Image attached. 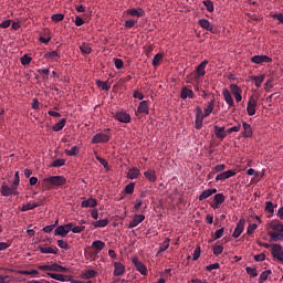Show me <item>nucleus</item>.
<instances>
[{
  "instance_id": "obj_15",
  "label": "nucleus",
  "mask_w": 283,
  "mask_h": 283,
  "mask_svg": "<svg viewBox=\"0 0 283 283\" xmlns=\"http://www.w3.org/2000/svg\"><path fill=\"white\" fill-rule=\"evenodd\" d=\"M237 176V172L233 170L223 171L216 177V181H224L226 179Z\"/></svg>"
},
{
  "instance_id": "obj_16",
  "label": "nucleus",
  "mask_w": 283,
  "mask_h": 283,
  "mask_svg": "<svg viewBox=\"0 0 283 283\" xmlns=\"http://www.w3.org/2000/svg\"><path fill=\"white\" fill-rule=\"evenodd\" d=\"M125 274V265L122 262H114V276H120Z\"/></svg>"
},
{
  "instance_id": "obj_30",
  "label": "nucleus",
  "mask_w": 283,
  "mask_h": 283,
  "mask_svg": "<svg viewBox=\"0 0 283 283\" xmlns=\"http://www.w3.org/2000/svg\"><path fill=\"white\" fill-rule=\"evenodd\" d=\"M70 233L69 229H65L64 227H57L54 229V235L65 238Z\"/></svg>"
},
{
  "instance_id": "obj_41",
  "label": "nucleus",
  "mask_w": 283,
  "mask_h": 283,
  "mask_svg": "<svg viewBox=\"0 0 283 283\" xmlns=\"http://www.w3.org/2000/svg\"><path fill=\"white\" fill-rule=\"evenodd\" d=\"M214 103L216 98H212V101L208 103L207 108H205V116H210V114H212Z\"/></svg>"
},
{
  "instance_id": "obj_10",
  "label": "nucleus",
  "mask_w": 283,
  "mask_h": 283,
  "mask_svg": "<svg viewBox=\"0 0 283 283\" xmlns=\"http://www.w3.org/2000/svg\"><path fill=\"white\" fill-rule=\"evenodd\" d=\"M146 220V216L144 214H135L133 216V219L128 223V229H134L138 227L143 221Z\"/></svg>"
},
{
  "instance_id": "obj_45",
  "label": "nucleus",
  "mask_w": 283,
  "mask_h": 283,
  "mask_svg": "<svg viewBox=\"0 0 283 283\" xmlns=\"http://www.w3.org/2000/svg\"><path fill=\"white\" fill-rule=\"evenodd\" d=\"M161 60H163L161 53H158V54L154 55V57H153V66L154 67H158L159 63L161 62Z\"/></svg>"
},
{
  "instance_id": "obj_61",
  "label": "nucleus",
  "mask_w": 283,
  "mask_h": 283,
  "mask_svg": "<svg viewBox=\"0 0 283 283\" xmlns=\"http://www.w3.org/2000/svg\"><path fill=\"white\" fill-rule=\"evenodd\" d=\"M21 65H29L30 62H32V57H30L29 55H23L20 59Z\"/></svg>"
},
{
  "instance_id": "obj_24",
  "label": "nucleus",
  "mask_w": 283,
  "mask_h": 283,
  "mask_svg": "<svg viewBox=\"0 0 283 283\" xmlns=\"http://www.w3.org/2000/svg\"><path fill=\"white\" fill-rule=\"evenodd\" d=\"M216 192H218V189L203 190V192L199 195V201H203L205 199L212 197V195H214Z\"/></svg>"
},
{
  "instance_id": "obj_19",
  "label": "nucleus",
  "mask_w": 283,
  "mask_h": 283,
  "mask_svg": "<svg viewBox=\"0 0 283 283\" xmlns=\"http://www.w3.org/2000/svg\"><path fill=\"white\" fill-rule=\"evenodd\" d=\"M180 98L192 99V98H195V93L191 90H189L188 87L184 86L182 90L180 91Z\"/></svg>"
},
{
  "instance_id": "obj_29",
  "label": "nucleus",
  "mask_w": 283,
  "mask_h": 283,
  "mask_svg": "<svg viewBox=\"0 0 283 283\" xmlns=\"http://www.w3.org/2000/svg\"><path fill=\"white\" fill-rule=\"evenodd\" d=\"M242 127H243V137L245 138L252 137L253 132H252L251 125L247 124V122H243Z\"/></svg>"
},
{
  "instance_id": "obj_33",
  "label": "nucleus",
  "mask_w": 283,
  "mask_h": 283,
  "mask_svg": "<svg viewBox=\"0 0 283 283\" xmlns=\"http://www.w3.org/2000/svg\"><path fill=\"white\" fill-rule=\"evenodd\" d=\"M91 248L95 249L96 252H101L105 248V243L102 240H95L91 243Z\"/></svg>"
},
{
  "instance_id": "obj_13",
  "label": "nucleus",
  "mask_w": 283,
  "mask_h": 283,
  "mask_svg": "<svg viewBox=\"0 0 283 283\" xmlns=\"http://www.w3.org/2000/svg\"><path fill=\"white\" fill-rule=\"evenodd\" d=\"M126 13L129 15V17H133V18H143L144 15H146V12L144 11L143 8H138V9H128L126 11Z\"/></svg>"
},
{
  "instance_id": "obj_18",
  "label": "nucleus",
  "mask_w": 283,
  "mask_h": 283,
  "mask_svg": "<svg viewBox=\"0 0 283 283\" xmlns=\"http://www.w3.org/2000/svg\"><path fill=\"white\" fill-rule=\"evenodd\" d=\"M198 25L201 27L205 31L212 32L213 31V25L210 23L209 20L207 19H199Z\"/></svg>"
},
{
  "instance_id": "obj_12",
  "label": "nucleus",
  "mask_w": 283,
  "mask_h": 283,
  "mask_svg": "<svg viewBox=\"0 0 283 283\" xmlns=\"http://www.w3.org/2000/svg\"><path fill=\"white\" fill-rule=\"evenodd\" d=\"M207 65H209V61L205 60L203 62L199 63L198 66H196V80L205 76V69L207 67Z\"/></svg>"
},
{
  "instance_id": "obj_40",
  "label": "nucleus",
  "mask_w": 283,
  "mask_h": 283,
  "mask_svg": "<svg viewBox=\"0 0 283 283\" xmlns=\"http://www.w3.org/2000/svg\"><path fill=\"white\" fill-rule=\"evenodd\" d=\"M264 78H266L265 74H262L261 76H252V81L255 82V87H261V85L264 82Z\"/></svg>"
},
{
  "instance_id": "obj_57",
  "label": "nucleus",
  "mask_w": 283,
  "mask_h": 283,
  "mask_svg": "<svg viewBox=\"0 0 283 283\" xmlns=\"http://www.w3.org/2000/svg\"><path fill=\"white\" fill-rule=\"evenodd\" d=\"M270 275H271V270L264 271L259 276V280L261 281V283H263L264 281L268 280V276H270Z\"/></svg>"
},
{
  "instance_id": "obj_20",
  "label": "nucleus",
  "mask_w": 283,
  "mask_h": 283,
  "mask_svg": "<svg viewBox=\"0 0 283 283\" xmlns=\"http://www.w3.org/2000/svg\"><path fill=\"white\" fill-rule=\"evenodd\" d=\"M213 200L216 202L212 205V208L219 209V208H221V205L224 203L226 197L222 193H217L216 197H213Z\"/></svg>"
},
{
  "instance_id": "obj_44",
  "label": "nucleus",
  "mask_w": 283,
  "mask_h": 283,
  "mask_svg": "<svg viewBox=\"0 0 283 283\" xmlns=\"http://www.w3.org/2000/svg\"><path fill=\"white\" fill-rule=\"evenodd\" d=\"M78 154H80V147H77V146L72 147L71 150L65 149L66 156H77Z\"/></svg>"
},
{
  "instance_id": "obj_3",
  "label": "nucleus",
  "mask_w": 283,
  "mask_h": 283,
  "mask_svg": "<svg viewBox=\"0 0 283 283\" xmlns=\"http://www.w3.org/2000/svg\"><path fill=\"white\" fill-rule=\"evenodd\" d=\"M111 136L107 134L98 133L93 135V138L91 139V144L96 145V144H105L109 143Z\"/></svg>"
},
{
  "instance_id": "obj_34",
  "label": "nucleus",
  "mask_w": 283,
  "mask_h": 283,
  "mask_svg": "<svg viewBox=\"0 0 283 283\" xmlns=\"http://www.w3.org/2000/svg\"><path fill=\"white\" fill-rule=\"evenodd\" d=\"M224 235V228H220L212 234V239L208 240L209 243L221 239Z\"/></svg>"
},
{
  "instance_id": "obj_21",
  "label": "nucleus",
  "mask_w": 283,
  "mask_h": 283,
  "mask_svg": "<svg viewBox=\"0 0 283 283\" xmlns=\"http://www.w3.org/2000/svg\"><path fill=\"white\" fill-rule=\"evenodd\" d=\"M144 177H146L147 181L150 184H155L158 180V177L156 176V170L149 169L146 172H144Z\"/></svg>"
},
{
  "instance_id": "obj_36",
  "label": "nucleus",
  "mask_w": 283,
  "mask_h": 283,
  "mask_svg": "<svg viewBox=\"0 0 283 283\" xmlns=\"http://www.w3.org/2000/svg\"><path fill=\"white\" fill-rule=\"evenodd\" d=\"M96 276V271L95 270H86L81 274V279L83 280H90L94 279Z\"/></svg>"
},
{
  "instance_id": "obj_1",
  "label": "nucleus",
  "mask_w": 283,
  "mask_h": 283,
  "mask_svg": "<svg viewBox=\"0 0 283 283\" xmlns=\"http://www.w3.org/2000/svg\"><path fill=\"white\" fill-rule=\"evenodd\" d=\"M258 244H259V247H262V248H265V249L271 248V255H273V258L275 260H279V262L283 264V249H282V245H280V244L270 245V244L263 243V242H258Z\"/></svg>"
},
{
  "instance_id": "obj_11",
  "label": "nucleus",
  "mask_w": 283,
  "mask_h": 283,
  "mask_svg": "<svg viewBox=\"0 0 283 283\" xmlns=\"http://www.w3.org/2000/svg\"><path fill=\"white\" fill-rule=\"evenodd\" d=\"M256 107H258V99H255L254 97L250 98L249 103L247 104V114L249 116H254Z\"/></svg>"
},
{
  "instance_id": "obj_5",
  "label": "nucleus",
  "mask_w": 283,
  "mask_h": 283,
  "mask_svg": "<svg viewBox=\"0 0 283 283\" xmlns=\"http://www.w3.org/2000/svg\"><path fill=\"white\" fill-rule=\"evenodd\" d=\"M114 118L123 124H129L132 122V117L129 116L128 113L125 112H116L114 113Z\"/></svg>"
},
{
  "instance_id": "obj_7",
  "label": "nucleus",
  "mask_w": 283,
  "mask_h": 283,
  "mask_svg": "<svg viewBox=\"0 0 283 283\" xmlns=\"http://www.w3.org/2000/svg\"><path fill=\"white\" fill-rule=\"evenodd\" d=\"M245 229V219H240L237 223V228L232 232V238L238 239L242 235L243 230Z\"/></svg>"
},
{
  "instance_id": "obj_2",
  "label": "nucleus",
  "mask_w": 283,
  "mask_h": 283,
  "mask_svg": "<svg viewBox=\"0 0 283 283\" xmlns=\"http://www.w3.org/2000/svg\"><path fill=\"white\" fill-rule=\"evenodd\" d=\"M44 186H46L48 188L51 187H62L63 185L67 184V179L63 176H51V177H46L43 180Z\"/></svg>"
},
{
  "instance_id": "obj_35",
  "label": "nucleus",
  "mask_w": 283,
  "mask_h": 283,
  "mask_svg": "<svg viewBox=\"0 0 283 283\" xmlns=\"http://www.w3.org/2000/svg\"><path fill=\"white\" fill-rule=\"evenodd\" d=\"M81 207H83V208H95L96 207V200L94 198L83 200V202H81Z\"/></svg>"
},
{
  "instance_id": "obj_28",
  "label": "nucleus",
  "mask_w": 283,
  "mask_h": 283,
  "mask_svg": "<svg viewBox=\"0 0 283 283\" xmlns=\"http://www.w3.org/2000/svg\"><path fill=\"white\" fill-rule=\"evenodd\" d=\"M268 235H270V239H271V241H273V242L283 241V232H273V231H270V232H268Z\"/></svg>"
},
{
  "instance_id": "obj_47",
  "label": "nucleus",
  "mask_w": 283,
  "mask_h": 283,
  "mask_svg": "<svg viewBox=\"0 0 283 283\" xmlns=\"http://www.w3.org/2000/svg\"><path fill=\"white\" fill-rule=\"evenodd\" d=\"M209 116H205V113L201 111L200 106H196V119H205Z\"/></svg>"
},
{
  "instance_id": "obj_56",
  "label": "nucleus",
  "mask_w": 283,
  "mask_h": 283,
  "mask_svg": "<svg viewBox=\"0 0 283 283\" xmlns=\"http://www.w3.org/2000/svg\"><path fill=\"white\" fill-rule=\"evenodd\" d=\"M20 274L21 275H32V276H35V275H39V271L36 270H23V271H20Z\"/></svg>"
},
{
  "instance_id": "obj_22",
  "label": "nucleus",
  "mask_w": 283,
  "mask_h": 283,
  "mask_svg": "<svg viewBox=\"0 0 283 283\" xmlns=\"http://www.w3.org/2000/svg\"><path fill=\"white\" fill-rule=\"evenodd\" d=\"M17 189H18V187L14 188V187L12 186V188H10V187L7 186V185H2V187H0V195H2V197H10V196H11V192H12L13 190H17Z\"/></svg>"
},
{
  "instance_id": "obj_49",
  "label": "nucleus",
  "mask_w": 283,
  "mask_h": 283,
  "mask_svg": "<svg viewBox=\"0 0 283 283\" xmlns=\"http://www.w3.org/2000/svg\"><path fill=\"white\" fill-rule=\"evenodd\" d=\"M137 24V21L133 20V19H128L126 21H124V28L125 29H132Z\"/></svg>"
},
{
  "instance_id": "obj_14",
  "label": "nucleus",
  "mask_w": 283,
  "mask_h": 283,
  "mask_svg": "<svg viewBox=\"0 0 283 283\" xmlns=\"http://www.w3.org/2000/svg\"><path fill=\"white\" fill-rule=\"evenodd\" d=\"M48 276H50L54 281H59V282H69V281H71V276L65 275V274H56V273H53V272H48Z\"/></svg>"
},
{
  "instance_id": "obj_9",
  "label": "nucleus",
  "mask_w": 283,
  "mask_h": 283,
  "mask_svg": "<svg viewBox=\"0 0 283 283\" xmlns=\"http://www.w3.org/2000/svg\"><path fill=\"white\" fill-rule=\"evenodd\" d=\"M250 62H252L255 65H261L263 63H271L272 60L271 57L266 56V55H253L250 59Z\"/></svg>"
},
{
  "instance_id": "obj_32",
  "label": "nucleus",
  "mask_w": 283,
  "mask_h": 283,
  "mask_svg": "<svg viewBox=\"0 0 283 283\" xmlns=\"http://www.w3.org/2000/svg\"><path fill=\"white\" fill-rule=\"evenodd\" d=\"M51 272L67 273V268L59 265L57 263L51 264Z\"/></svg>"
},
{
  "instance_id": "obj_62",
  "label": "nucleus",
  "mask_w": 283,
  "mask_h": 283,
  "mask_svg": "<svg viewBox=\"0 0 283 283\" xmlns=\"http://www.w3.org/2000/svg\"><path fill=\"white\" fill-rule=\"evenodd\" d=\"M245 271H247V274L252 277L258 276V270H255L254 268H247Z\"/></svg>"
},
{
  "instance_id": "obj_46",
  "label": "nucleus",
  "mask_w": 283,
  "mask_h": 283,
  "mask_svg": "<svg viewBox=\"0 0 283 283\" xmlns=\"http://www.w3.org/2000/svg\"><path fill=\"white\" fill-rule=\"evenodd\" d=\"M170 247V239H166L161 245L159 247V253L166 252L168 248Z\"/></svg>"
},
{
  "instance_id": "obj_60",
  "label": "nucleus",
  "mask_w": 283,
  "mask_h": 283,
  "mask_svg": "<svg viewBox=\"0 0 283 283\" xmlns=\"http://www.w3.org/2000/svg\"><path fill=\"white\" fill-rule=\"evenodd\" d=\"M242 125L238 124L237 126H232L231 128L226 129L228 134H233L240 132Z\"/></svg>"
},
{
  "instance_id": "obj_25",
  "label": "nucleus",
  "mask_w": 283,
  "mask_h": 283,
  "mask_svg": "<svg viewBox=\"0 0 283 283\" xmlns=\"http://www.w3.org/2000/svg\"><path fill=\"white\" fill-rule=\"evenodd\" d=\"M270 228L273 229V233H283V224L279 221H271Z\"/></svg>"
},
{
  "instance_id": "obj_52",
  "label": "nucleus",
  "mask_w": 283,
  "mask_h": 283,
  "mask_svg": "<svg viewBox=\"0 0 283 283\" xmlns=\"http://www.w3.org/2000/svg\"><path fill=\"white\" fill-rule=\"evenodd\" d=\"M84 229H85L84 226H75L74 228L69 229V231L77 234V233H82Z\"/></svg>"
},
{
  "instance_id": "obj_31",
  "label": "nucleus",
  "mask_w": 283,
  "mask_h": 283,
  "mask_svg": "<svg viewBox=\"0 0 283 283\" xmlns=\"http://www.w3.org/2000/svg\"><path fill=\"white\" fill-rule=\"evenodd\" d=\"M44 59H46L48 61H51V62H56L59 61L60 59V55H59V52L56 51H51V52H48L46 54H44Z\"/></svg>"
},
{
  "instance_id": "obj_50",
  "label": "nucleus",
  "mask_w": 283,
  "mask_h": 283,
  "mask_svg": "<svg viewBox=\"0 0 283 283\" xmlns=\"http://www.w3.org/2000/svg\"><path fill=\"white\" fill-rule=\"evenodd\" d=\"M265 211H268L270 213H274L275 212V206L273 205V202L265 201Z\"/></svg>"
},
{
  "instance_id": "obj_26",
  "label": "nucleus",
  "mask_w": 283,
  "mask_h": 283,
  "mask_svg": "<svg viewBox=\"0 0 283 283\" xmlns=\"http://www.w3.org/2000/svg\"><path fill=\"white\" fill-rule=\"evenodd\" d=\"M139 176H140V170L134 167V168H129L128 175L126 176V178L134 180V179H138Z\"/></svg>"
},
{
  "instance_id": "obj_39",
  "label": "nucleus",
  "mask_w": 283,
  "mask_h": 283,
  "mask_svg": "<svg viewBox=\"0 0 283 283\" xmlns=\"http://www.w3.org/2000/svg\"><path fill=\"white\" fill-rule=\"evenodd\" d=\"M108 224H109V220L108 219H102V220L93 222V227H95V229L105 228Z\"/></svg>"
},
{
  "instance_id": "obj_6",
  "label": "nucleus",
  "mask_w": 283,
  "mask_h": 283,
  "mask_svg": "<svg viewBox=\"0 0 283 283\" xmlns=\"http://www.w3.org/2000/svg\"><path fill=\"white\" fill-rule=\"evenodd\" d=\"M39 252L43 253V254H54L56 255L59 252V249H56L55 245L53 247H48V244H39L38 247Z\"/></svg>"
},
{
  "instance_id": "obj_51",
  "label": "nucleus",
  "mask_w": 283,
  "mask_h": 283,
  "mask_svg": "<svg viewBox=\"0 0 283 283\" xmlns=\"http://www.w3.org/2000/svg\"><path fill=\"white\" fill-rule=\"evenodd\" d=\"M63 19H64V15L62 13H55V14L51 15V20L54 23H59L60 21H63Z\"/></svg>"
},
{
  "instance_id": "obj_38",
  "label": "nucleus",
  "mask_w": 283,
  "mask_h": 283,
  "mask_svg": "<svg viewBox=\"0 0 283 283\" xmlns=\"http://www.w3.org/2000/svg\"><path fill=\"white\" fill-rule=\"evenodd\" d=\"M66 123H67V119L65 118L60 119V122L54 124L53 132H61L65 127Z\"/></svg>"
},
{
  "instance_id": "obj_54",
  "label": "nucleus",
  "mask_w": 283,
  "mask_h": 283,
  "mask_svg": "<svg viewBox=\"0 0 283 283\" xmlns=\"http://www.w3.org/2000/svg\"><path fill=\"white\" fill-rule=\"evenodd\" d=\"M212 250H213V255L219 256L221 255L224 248H222V245H213Z\"/></svg>"
},
{
  "instance_id": "obj_63",
  "label": "nucleus",
  "mask_w": 283,
  "mask_h": 283,
  "mask_svg": "<svg viewBox=\"0 0 283 283\" xmlns=\"http://www.w3.org/2000/svg\"><path fill=\"white\" fill-rule=\"evenodd\" d=\"M255 229H258V224L252 223L247 228V234L251 235L252 233H254Z\"/></svg>"
},
{
  "instance_id": "obj_43",
  "label": "nucleus",
  "mask_w": 283,
  "mask_h": 283,
  "mask_svg": "<svg viewBox=\"0 0 283 283\" xmlns=\"http://www.w3.org/2000/svg\"><path fill=\"white\" fill-rule=\"evenodd\" d=\"M80 50H81V52H83V54H85V55L92 54V48H91L90 44H87V43L81 44Z\"/></svg>"
},
{
  "instance_id": "obj_53",
  "label": "nucleus",
  "mask_w": 283,
  "mask_h": 283,
  "mask_svg": "<svg viewBox=\"0 0 283 283\" xmlns=\"http://www.w3.org/2000/svg\"><path fill=\"white\" fill-rule=\"evenodd\" d=\"M205 8H207V11L212 13L213 12V2L210 0H205L203 1Z\"/></svg>"
},
{
  "instance_id": "obj_64",
  "label": "nucleus",
  "mask_w": 283,
  "mask_h": 283,
  "mask_svg": "<svg viewBox=\"0 0 283 283\" xmlns=\"http://www.w3.org/2000/svg\"><path fill=\"white\" fill-rule=\"evenodd\" d=\"M271 18L279 21V23L283 25V13H275V14L271 15Z\"/></svg>"
},
{
  "instance_id": "obj_55",
  "label": "nucleus",
  "mask_w": 283,
  "mask_h": 283,
  "mask_svg": "<svg viewBox=\"0 0 283 283\" xmlns=\"http://www.w3.org/2000/svg\"><path fill=\"white\" fill-rule=\"evenodd\" d=\"M134 189H135V184H128L126 185V187H124V192H126V195H132L134 193Z\"/></svg>"
},
{
  "instance_id": "obj_59",
  "label": "nucleus",
  "mask_w": 283,
  "mask_h": 283,
  "mask_svg": "<svg viewBox=\"0 0 283 283\" xmlns=\"http://www.w3.org/2000/svg\"><path fill=\"white\" fill-rule=\"evenodd\" d=\"M19 185H20V172L17 171V172L14 174V181H12V187H13L14 189H17Z\"/></svg>"
},
{
  "instance_id": "obj_17",
  "label": "nucleus",
  "mask_w": 283,
  "mask_h": 283,
  "mask_svg": "<svg viewBox=\"0 0 283 283\" xmlns=\"http://www.w3.org/2000/svg\"><path fill=\"white\" fill-rule=\"evenodd\" d=\"M213 132L216 134V137L220 140H223L226 136L229 134L224 127L213 126Z\"/></svg>"
},
{
  "instance_id": "obj_4",
  "label": "nucleus",
  "mask_w": 283,
  "mask_h": 283,
  "mask_svg": "<svg viewBox=\"0 0 283 283\" xmlns=\"http://www.w3.org/2000/svg\"><path fill=\"white\" fill-rule=\"evenodd\" d=\"M229 88L231 90L230 94H232V96L234 97L237 103H241L242 102V88H240L237 84H231L229 86Z\"/></svg>"
},
{
  "instance_id": "obj_37",
  "label": "nucleus",
  "mask_w": 283,
  "mask_h": 283,
  "mask_svg": "<svg viewBox=\"0 0 283 283\" xmlns=\"http://www.w3.org/2000/svg\"><path fill=\"white\" fill-rule=\"evenodd\" d=\"M38 207H41V203H35V202H33V203H27V205H23V207H21V209H20V211L21 212H27V211H29V210H34L35 208H38Z\"/></svg>"
},
{
  "instance_id": "obj_23",
  "label": "nucleus",
  "mask_w": 283,
  "mask_h": 283,
  "mask_svg": "<svg viewBox=\"0 0 283 283\" xmlns=\"http://www.w3.org/2000/svg\"><path fill=\"white\" fill-rule=\"evenodd\" d=\"M137 113L138 114H149V104H148V102H146V101L140 102V104H138V107H137Z\"/></svg>"
},
{
  "instance_id": "obj_58",
  "label": "nucleus",
  "mask_w": 283,
  "mask_h": 283,
  "mask_svg": "<svg viewBox=\"0 0 283 283\" xmlns=\"http://www.w3.org/2000/svg\"><path fill=\"white\" fill-rule=\"evenodd\" d=\"M57 247L62 250H70L71 247L63 240H57Z\"/></svg>"
},
{
  "instance_id": "obj_42",
  "label": "nucleus",
  "mask_w": 283,
  "mask_h": 283,
  "mask_svg": "<svg viewBox=\"0 0 283 283\" xmlns=\"http://www.w3.org/2000/svg\"><path fill=\"white\" fill-rule=\"evenodd\" d=\"M96 86L102 88V91H104V92H109V90H111V86L107 84V82H103L101 80L96 81Z\"/></svg>"
},
{
  "instance_id": "obj_48",
  "label": "nucleus",
  "mask_w": 283,
  "mask_h": 283,
  "mask_svg": "<svg viewBox=\"0 0 283 283\" xmlns=\"http://www.w3.org/2000/svg\"><path fill=\"white\" fill-rule=\"evenodd\" d=\"M50 166L52 168H60L62 166H65V160H63V159L53 160V163Z\"/></svg>"
},
{
  "instance_id": "obj_27",
  "label": "nucleus",
  "mask_w": 283,
  "mask_h": 283,
  "mask_svg": "<svg viewBox=\"0 0 283 283\" xmlns=\"http://www.w3.org/2000/svg\"><path fill=\"white\" fill-rule=\"evenodd\" d=\"M222 96L224 97L226 103H228L229 107H233L234 102L233 97H231V93H229L228 88L222 91Z\"/></svg>"
},
{
  "instance_id": "obj_8",
  "label": "nucleus",
  "mask_w": 283,
  "mask_h": 283,
  "mask_svg": "<svg viewBox=\"0 0 283 283\" xmlns=\"http://www.w3.org/2000/svg\"><path fill=\"white\" fill-rule=\"evenodd\" d=\"M132 263L133 265H135V269H137L138 273H140L142 275H147L146 265H144V263L139 261L137 256L132 259Z\"/></svg>"
}]
</instances>
